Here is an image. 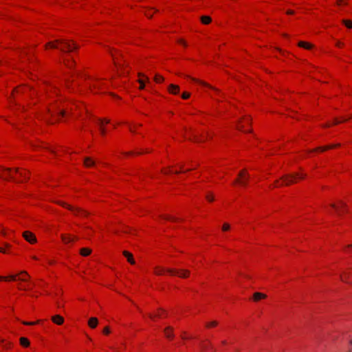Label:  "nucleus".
I'll return each instance as SVG.
<instances>
[{
	"label": "nucleus",
	"instance_id": "1",
	"mask_svg": "<svg viewBox=\"0 0 352 352\" xmlns=\"http://www.w3.org/2000/svg\"><path fill=\"white\" fill-rule=\"evenodd\" d=\"M46 47L60 50L63 52H71L73 49H78V46L76 43L71 44L66 39H56L54 41L49 42Z\"/></svg>",
	"mask_w": 352,
	"mask_h": 352
},
{
	"label": "nucleus",
	"instance_id": "2",
	"mask_svg": "<svg viewBox=\"0 0 352 352\" xmlns=\"http://www.w3.org/2000/svg\"><path fill=\"white\" fill-rule=\"evenodd\" d=\"M305 177V175L299 174V173L285 175L281 177V179L283 180V183L279 184L278 181H276L275 186L277 187L279 186H282L283 184L288 186V185H290L291 184L294 183L296 178L303 179Z\"/></svg>",
	"mask_w": 352,
	"mask_h": 352
},
{
	"label": "nucleus",
	"instance_id": "3",
	"mask_svg": "<svg viewBox=\"0 0 352 352\" xmlns=\"http://www.w3.org/2000/svg\"><path fill=\"white\" fill-rule=\"evenodd\" d=\"M164 272H167L170 275H177L178 276H179L181 278H186L190 274V272L187 270H176L174 269L165 270V269L160 268V267H158L155 270V274L157 275H161Z\"/></svg>",
	"mask_w": 352,
	"mask_h": 352
},
{
	"label": "nucleus",
	"instance_id": "4",
	"mask_svg": "<svg viewBox=\"0 0 352 352\" xmlns=\"http://www.w3.org/2000/svg\"><path fill=\"white\" fill-rule=\"evenodd\" d=\"M61 206H63V207H65L67 208V209H69V210H72L74 212L75 214H81L82 215H87L89 213L86 211H84V210H82L80 208H74L70 205H68L66 203H63V202H60L59 203Z\"/></svg>",
	"mask_w": 352,
	"mask_h": 352
},
{
	"label": "nucleus",
	"instance_id": "5",
	"mask_svg": "<svg viewBox=\"0 0 352 352\" xmlns=\"http://www.w3.org/2000/svg\"><path fill=\"white\" fill-rule=\"evenodd\" d=\"M239 177L241 178V180H239V179H237L235 180L234 183H240L243 186L247 185V181L248 180L250 176L246 173L245 170H241L239 174Z\"/></svg>",
	"mask_w": 352,
	"mask_h": 352
},
{
	"label": "nucleus",
	"instance_id": "6",
	"mask_svg": "<svg viewBox=\"0 0 352 352\" xmlns=\"http://www.w3.org/2000/svg\"><path fill=\"white\" fill-rule=\"evenodd\" d=\"M0 177L4 179L10 178L12 180L15 181L12 175V170L10 168H0Z\"/></svg>",
	"mask_w": 352,
	"mask_h": 352
},
{
	"label": "nucleus",
	"instance_id": "7",
	"mask_svg": "<svg viewBox=\"0 0 352 352\" xmlns=\"http://www.w3.org/2000/svg\"><path fill=\"white\" fill-rule=\"evenodd\" d=\"M23 236L27 241H28L30 243H34L36 242L35 235L30 231H25L23 233Z\"/></svg>",
	"mask_w": 352,
	"mask_h": 352
},
{
	"label": "nucleus",
	"instance_id": "8",
	"mask_svg": "<svg viewBox=\"0 0 352 352\" xmlns=\"http://www.w3.org/2000/svg\"><path fill=\"white\" fill-rule=\"evenodd\" d=\"M96 122L99 126V130H100L101 135H104L106 133V130H105L104 127L103 126V124L104 123L108 124V123H109L110 120L108 119H98V120H96Z\"/></svg>",
	"mask_w": 352,
	"mask_h": 352
},
{
	"label": "nucleus",
	"instance_id": "9",
	"mask_svg": "<svg viewBox=\"0 0 352 352\" xmlns=\"http://www.w3.org/2000/svg\"><path fill=\"white\" fill-rule=\"evenodd\" d=\"M339 203L341 208L336 206V205L334 204H331V206L336 209V212L339 215H341L342 212H346V205L344 202L342 201H340Z\"/></svg>",
	"mask_w": 352,
	"mask_h": 352
},
{
	"label": "nucleus",
	"instance_id": "10",
	"mask_svg": "<svg viewBox=\"0 0 352 352\" xmlns=\"http://www.w3.org/2000/svg\"><path fill=\"white\" fill-rule=\"evenodd\" d=\"M52 320L58 325L62 324L64 322V318L60 315L53 316L52 318Z\"/></svg>",
	"mask_w": 352,
	"mask_h": 352
},
{
	"label": "nucleus",
	"instance_id": "11",
	"mask_svg": "<svg viewBox=\"0 0 352 352\" xmlns=\"http://www.w3.org/2000/svg\"><path fill=\"white\" fill-rule=\"evenodd\" d=\"M168 91L173 94H177L179 91V87L173 84H170L168 87Z\"/></svg>",
	"mask_w": 352,
	"mask_h": 352
},
{
	"label": "nucleus",
	"instance_id": "12",
	"mask_svg": "<svg viewBox=\"0 0 352 352\" xmlns=\"http://www.w3.org/2000/svg\"><path fill=\"white\" fill-rule=\"evenodd\" d=\"M98 320L95 317H92L91 318L89 321H88V324L89 326L92 328V329H94L97 327L98 325Z\"/></svg>",
	"mask_w": 352,
	"mask_h": 352
},
{
	"label": "nucleus",
	"instance_id": "13",
	"mask_svg": "<svg viewBox=\"0 0 352 352\" xmlns=\"http://www.w3.org/2000/svg\"><path fill=\"white\" fill-rule=\"evenodd\" d=\"M123 255L127 258V261L132 265L135 264V260L133 259V255L131 253L127 252V251H124L123 252Z\"/></svg>",
	"mask_w": 352,
	"mask_h": 352
},
{
	"label": "nucleus",
	"instance_id": "14",
	"mask_svg": "<svg viewBox=\"0 0 352 352\" xmlns=\"http://www.w3.org/2000/svg\"><path fill=\"white\" fill-rule=\"evenodd\" d=\"M340 146V144H331V145L326 146L318 147V148H316V150L317 151H327L328 149L336 148V147H338Z\"/></svg>",
	"mask_w": 352,
	"mask_h": 352
},
{
	"label": "nucleus",
	"instance_id": "15",
	"mask_svg": "<svg viewBox=\"0 0 352 352\" xmlns=\"http://www.w3.org/2000/svg\"><path fill=\"white\" fill-rule=\"evenodd\" d=\"M267 297V296L263 293L255 292L253 295V299L255 301H258L261 299H264Z\"/></svg>",
	"mask_w": 352,
	"mask_h": 352
},
{
	"label": "nucleus",
	"instance_id": "16",
	"mask_svg": "<svg viewBox=\"0 0 352 352\" xmlns=\"http://www.w3.org/2000/svg\"><path fill=\"white\" fill-rule=\"evenodd\" d=\"M164 333L168 338H172L174 336L173 333V328L171 327H166L164 329Z\"/></svg>",
	"mask_w": 352,
	"mask_h": 352
},
{
	"label": "nucleus",
	"instance_id": "17",
	"mask_svg": "<svg viewBox=\"0 0 352 352\" xmlns=\"http://www.w3.org/2000/svg\"><path fill=\"white\" fill-rule=\"evenodd\" d=\"M91 250L89 248H82L80 250V254L83 256H87L91 254Z\"/></svg>",
	"mask_w": 352,
	"mask_h": 352
},
{
	"label": "nucleus",
	"instance_id": "18",
	"mask_svg": "<svg viewBox=\"0 0 352 352\" xmlns=\"http://www.w3.org/2000/svg\"><path fill=\"white\" fill-rule=\"evenodd\" d=\"M19 341L20 344L24 347H28L30 345V341L25 337L20 338Z\"/></svg>",
	"mask_w": 352,
	"mask_h": 352
},
{
	"label": "nucleus",
	"instance_id": "19",
	"mask_svg": "<svg viewBox=\"0 0 352 352\" xmlns=\"http://www.w3.org/2000/svg\"><path fill=\"white\" fill-rule=\"evenodd\" d=\"M298 46L300 47H304L307 50L311 49L313 47V45L311 44L304 42V41H300L298 43Z\"/></svg>",
	"mask_w": 352,
	"mask_h": 352
},
{
	"label": "nucleus",
	"instance_id": "20",
	"mask_svg": "<svg viewBox=\"0 0 352 352\" xmlns=\"http://www.w3.org/2000/svg\"><path fill=\"white\" fill-rule=\"evenodd\" d=\"M84 164L87 167L92 166L95 164V162L90 157H85L84 160Z\"/></svg>",
	"mask_w": 352,
	"mask_h": 352
},
{
	"label": "nucleus",
	"instance_id": "21",
	"mask_svg": "<svg viewBox=\"0 0 352 352\" xmlns=\"http://www.w3.org/2000/svg\"><path fill=\"white\" fill-rule=\"evenodd\" d=\"M202 352H207L208 349H211L213 351L212 346L210 343L202 344L201 345Z\"/></svg>",
	"mask_w": 352,
	"mask_h": 352
},
{
	"label": "nucleus",
	"instance_id": "22",
	"mask_svg": "<svg viewBox=\"0 0 352 352\" xmlns=\"http://www.w3.org/2000/svg\"><path fill=\"white\" fill-rule=\"evenodd\" d=\"M20 274L22 275V277L19 278V280H21V281H27L28 280V278L29 277V275L26 272L22 271V272H21Z\"/></svg>",
	"mask_w": 352,
	"mask_h": 352
},
{
	"label": "nucleus",
	"instance_id": "23",
	"mask_svg": "<svg viewBox=\"0 0 352 352\" xmlns=\"http://www.w3.org/2000/svg\"><path fill=\"white\" fill-rule=\"evenodd\" d=\"M349 276H350V274L349 273L344 272L342 274H341L340 279L343 282L350 283L349 282L347 281V278L349 277Z\"/></svg>",
	"mask_w": 352,
	"mask_h": 352
},
{
	"label": "nucleus",
	"instance_id": "24",
	"mask_svg": "<svg viewBox=\"0 0 352 352\" xmlns=\"http://www.w3.org/2000/svg\"><path fill=\"white\" fill-rule=\"evenodd\" d=\"M201 20L204 24H208L211 21V18L208 16H201Z\"/></svg>",
	"mask_w": 352,
	"mask_h": 352
},
{
	"label": "nucleus",
	"instance_id": "25",
	"mask_svg": "<svg viewBox=\"0 0 352 352\" xmlns=\"http://www.w3.org/2000/svg\"><path fill=\"white\" fill-rule=\"evenodd\" d=\"M61 239L65 243H69L73 241V239H72L69 236H65L64 234L61 235Z\"/></svg>",
	"mask_w": 352,
	"mask_h": 352
},
{
	"label": "nucleus",
	"instance_id": "26",
	"mask_svg": "<svg viewBox=\"0 0 352 352\" xmlns=\"http://www.w3.org/2000/svg\"><path fill=\"white\" fill-rule=\"evenodd\" d=\"M28 90H30V88L24 87L16 89L15 91L16 93H25Z\"/></svg>",
	"mask_w": 352,
	"mask_h": 352
},
{
	"label": "nucleus",
	"instance_id": "27",
	"mask_svg": "<svg viewBox=\"0 0 352 352\" xmlns=\"http://www.w3.org/2000/svg\"><path fill=\"white\" fill-rule=\"evenodd\" d=\"M191 79H192L193 81H195V82H199V83H200V84H201V85H204V86L208 87L211 88V89H214V90H215V91H218V90H217V89H216L215 88H213L212 87L210 86L208 84H207V83H206V82H204L199 81V80H197V79H195V78H191Z\"/></svg>",
	"mask_w": 352,
	"mask_h": 352
},
{
	"label": "nucleus",
	"instance_id": "28",
	"mask_svg": "<svg viewBox=\"0 0 352 352\" xmlns=\"http://www.w3.org/2000/svg\"><path fill=\"white\" fill-rule=\"evenodd\" d=\"M17 276H18V275H10L8 277H1L0 276V280L3 279V280H16Z\"/></svg>",
	"mask_w": 352,
	"mask_h": 352
},
{
	"label": "nucleus",
	"instance_id": "29",
	"mask_svg": "<svg viewBox=\"0 0 352 352\" xmlns=\"http://www.w3.org/2000/svg\"><path fill=\"white\" fill-rule=\"evenodd\" d=\"M15 173L19 174L20 177H23L25 179H28L26 174L22 171H21L19 168L15 169Z\"/></svg>",
	"mask_w": 352,
	"mask_h": 352
},
{
	"label": "nucleus",
	"instance_id": "30",
	"mask_svg": "<svg viewBox=\"0 0 352 352\" xmlns=\"http://www.w3.org/2000/svg\"><path fill=\"white\" fill-rule=\"evenodd\" d=\"M154 80L156 82L160 83L164 80V78L159 74H155V76L154 77Z\"/></svg>",
	"mask_w": 352,
	"mask_h": 352
},
{
	"label": "nucleus",
	"instance_id": "31",
	"mask_svg": "<svg viewBox=\"0 0 352 352\" xmlns=\"http://www.w3.org/2000/svg\"><path fill=\"white\" fill-rule=\"evenodd\" d=\"M344 24L348 28H352V21L349 20H344L343 21Z\"/></svg>",
	"mask_w": 352,
	"mask_h": 352
},
{
	"label": "nucleus",
	"instance_id": "32",
	"mask_svg": "<svg viewBox=\"0 0 352 352\" xmlns=\"http://www.w3.org/2000/svg\"><path fill=\"white\" fill-rule=\"evenodd\" d=\"M230 229V224H228V223H223V226H222V230L223 232H226V231H228Z\"/></svg>",
	"mask_w": 352,
	"mask_h": 352
},
{
	"label": "nucleus",
	"instance_id": "33",
	"mask_svg": "<svg viewBox=\"0 0 352 352\" xmlns=\"http://www.w3.org/2000/svg\"><path fill=\"white\" fill-rule=\"evenodd\" d=\"M162 218L166 219V220H170L173 221H177L176 218L168 216V215H163V216H162Z\"/></svg>",
	"mask_w": 352,
	"mask_h": 352
},
{
	"label": "nucleus",
	"instance_id": "34",
	"mask_svg": "<svg viewBox=\"0 0 352 352\" xmlns=\"http://www.w3.org/2000/svg\"><path fill=\"white\" fill-rule=\"evenodd\" d=\"M138 82L140 83V89H143L144 88V81L142 79H139Z\"/></svg>",
	"mask_w": 352,
	"mask_h": 352
},
{
	"label": "nucleus",
	"instance_id": "35",
	"mask_svg": "<svg viewBox=\"0 0 352 352\" xmlns=\"http://www.w3.org/2000/svg\"><path fill=\"white\" fill-rule=\"evenodd\" d=\"M38 322H39V320H37L36 322H25V321H23V324H25V325H33V324H37Z\"/></svg>",
	"mask_w": 352,
	"mask_h": 352
},
{
	"label": "nucleus",
	"instance_id": "36",
	"mask_svg": "<svg viewBox=\"0 0 352 352\" xmlns=\"http://www.w3.org/2000/svg\"><path fill=\"white\" fill-rule=\"evenodd\" d=\"M217 325V321H212L208 324H207V327H215Z\"/></svg>",
	"mask_w": 352,
	"mask_h": 352
},
{
	"label": "nucleus",
	"instance_id": "37",
	"mask_svg": "<svg viewBox=\"0 0 352 352\" xmlns=\"http://www.w3.org/2000/svg\"><path fill=\"white\" fill-rule=\"evenodd\" d=\"M190 94H189V93H188V92H184V93H183V94H182V98H184V99H188V98L190 97Z\"/></svg>",
	"mask_w": 352,
	"mask_h": 352
},
{
	"label": "nucleus",
	"instance_id": "38",
	"mask_svg": "<svg viewBox=\"0 0 352 352\" xmlns=\"http://www.w3.org/2000/svg\"><path fill=\"white\" fill-rule=\"evenodd\" d=\"M1 343H2L3 344V347L5 348V349H8L10 345L11 344L10 343H8V344H4L3 342H4V340H0Z\"/></svg>",
	"mask_w": 352,
	"mask_h": 352
},
{
	"label": "nucleus",
	"instance_id": "39",
	"mask_svg": "<svg viewBox=\"0 0 352 352\" xmlns=\"http://www.w3.org/2000/svg\"><path fill=\"white\" fill-rule=\"evenodd\" d=\"M56 113L58 116H64L65 115V111L64 110H58Z\"/></svg>",
	"mask_w": 352,
	"mask_h": 352
},
{
	"label": "nucleus",
	"instance_id": "40",
	"mask_svg": "<svg viewBox=\"0 0 352 352\" xmlns=\"http://www.w3.org/2000/svg\"><path fill=\"white\" fill-rule=\"evenodd\" d=\"M206 197L207 200L209 201H214V197L212 195H207Z\"/></svg>",
	"mask_w": 352,
	"mask_h": 352
},
{
	"label": "nucleus",
	"instance_id": "41",
	"mask_svg": "<svg viewBox=\"0 0 352 352\" xmlns=\"http://www.w3.org/2000/svg\"><path fill=\"white\" fill-rule=\"evenodd\" d=\"M103 333L107 335L109 334L110 333L109 328L108 327H104L103 329Z\"/></svg>",
	"mask_w": 352,
	"mask_h": 352
},
{
	"label": "nucleus",
	"instance_id": "42",
	"mask_svg": "<svg viewBox=\"0 0 352 352\" xmlns=\"http://www.w3.org/2000/svg\"><path fill=\"white\" fill-rule=\"evenodd\" d=\"M346 120V119H343L341 121H339L337 119H335L334 122H333V124H338L340 123L341 122H345Z\"/></svg>",
	"mask_w": 352,
	"mask_h": 352
},
{
	"label": "nucleus",
	"instance_id": "43",
	"mask_svg": "<svg viewBox=\"0 0 352 352\" xmlns=\"http://www.w3.org/2000/svg\"><path fill=\"white\" fill-rule=\"evenodd\" d=\"M192 140H193V141H195V142H199V138L196 135H195L193 136V139H192Z\"/></svg>",
	"mask_w": 352,
	"mask_h": 352
},
{
	"label": "nucleus",
	"instance_id": "44",
	"mask_svg": "<svg viewBox=\"0 0 352 352\" xmlns=\"http://www.w3.org/2000/svg\"><path fill=\"white\" fill-rule=\"evenodd\" d=\"M178 43H181L182 45H184L185 46L186 45V42L184 40H182V39L178 40Z\"/></svg>",
	"mask_w": 352,
	"mask_h": 352
},
{
	"label": "nucleus",
	"instance_id": "45",
	"mask_svg": "<svg viewBox=\"0 0 352 352\" xmlns=\"http://www.w3.org/2000/svg\"><path fill=\"white\" fill-rule=\"evenodd\" d=\"M115 65L118 67H124V65H122L121 64H119V63H116V61H115Z\"/></svg>",
	"mask_w": 352,
	"mask_h": 352
},
{
	"label": "nucleus",
	"instance_id": "46",
	"mask_svg": "<svg viewBox=\"0 0 352 352\" xmlns=\"http://www.w3.org/2000/svg\"><path fill=\"white\" fill-rule=\"evenodd\" d=\"M64 63L67 67H71L69 63H67L66 60H64Z\"/></svg>",
	"mask_w": 352,
	"mask_h": 352
},
{
	"label": "nucleus",
	"instance_id": "47",
	"mask_svg": "<svg viewBox=\"0 0 352 352\" xmlns=\"http://www.w3.org/2000/svg\"><path fill=\"white\" fill-rule=\"evenodd\" d=\"M148 316L152 320H153L155 318V316H153V314H149Z\"/></svg>",
	"mask_w": 352,
	"mask_h": 352
},
{
	"label": "nucleus",
	"instance_id": "48",
	"mask_svg": "<svg viewBox=\"0 0 352 352\" xmlns=\"http://www.w3.org/2000/svg\"><path fill=\"white\" fill-rule=\"evenodd\" d=\"M0 252L6 253V251H5V250L3 248H0Z\"/></svg>",
	"mask_w": 352,
	"mask_h": 352
},
{
	"label": "nucleus",
	"instance_id": "49",
	"mask_svg": "<svg viewBox=\"0 0 352 352\" xmlns=\"http://www.w3.org/2000/svg\"><path fill=\"white\" fill-rule=\"evenodd\" d=\"M19 288L21 289H23V290H28V289H30L29 288H26V287L23 288L22 287H19Z\"/></svg>",
	"mask_w": 352,
	"mask_h": 352
},
{
	"label": "nucleus",
	"instance_id": "50",
	"mask_svg": "<svg viewBox=\"0 0 352 352\" xmlns=\"http://www.w3.org/2000/svg\"><path fill=\"white\" fill-rule=\"evenodd\" d=\"M1 233L3 234V235H6V232L5 230L3 229L1 230Z\"/></svg>",
	"mask_w": 352,
	"mask_h": 352
},
{
	"label": "nucleus",
	"instance_id": "51",
	"mask_svg": "<svg viewBox=\"0 0 352 352\" xmlns=\"http://www.w3.org/2000/svg\"><path fill=\"white\" fill-rule=\"evenodd\" d=\"M243 127V126H241V125H238V126H237L239 130H242Z\"/></svg>",
	"mask_w": 352,
	"mask_h": 352
},
{
	"label": "nucleus",
	"instance_id": "52",
	"mask_svg": "<svg viewBox=\"0 0 352 352\" xmlns=\"http://www.w3.org/2000/svg\"><path fill=\"white\" fill-rule=\"evenodd\" d=\"M46 149L49 150L50 151H51L52 153H54V151L53 150H52L49 147H46Z\"/></svg>",
	"mask_w": 352,
	"mask_h": 352
},
{
	"label": "nucleus",
	"instance_id": "53",
	"mask_svg": "<svg viewBox=\"0 0 352 352\" xmlns=\"http://www.w3.org/2000/svg\"><path fill=\"white\" fill-rule=\"evenodd\" d=\"M293 13H294V12H293L292 10H289V11L287 12V14H293Z\"/></svg>",
	"mask_w": 352,
	"mask_h": 352
},
{
	"label": "nucleus",
	"instance_id": "54",
	"mask_svg": "<svg viewBox=\"0 0 352 352\" xmlns=\"http://www.w3.org/2000/svg\"><path fill=\"white\" fill-rule=\"evenodd\" d=\"M124 154L126 155H129L133 154V153L132 152H129V153H124Z\"/></svg>",
	"mask_w": 352,
	"mask_h": 352
},
{
	"label": "nucleus",
	"instance_id": "55",
	"mask_svg": "<svg viewBox=\"0 0 352 352\" xmlns=\"http://www.w3.org/2000/svg\"><path fill=\"white\" fill-rule=\"evenodd\" d=\"M245 121L246 122L249 123L250 122V119L249 118H246V119H245Z\"/></svg>",
	"mask_w": 352,
	"mask_h": 352
},
{
	"label": "nucleus",
	"instance_id": "56",
	"mask_svg": "<svg viewBox=\"0 0 352 352\" xmlns=\"http://www.w3.org/2000/svg\"><path fill=\"white\" fill-rule=\"evenodd\" d=\"M5 246H6V248H9L10 245L8 243H5Z\"/></svg>",
	"mask_w": 352,
	"mask_h": 352
},
{
	"label": "nucleus",
	"instance_id": "57",
	"mask_svg": "<svg viewBox=\"0 0 352 352\" xmlns=\"http://www.w3.org/2000/svg\"><path fill=\"white\" fill-rule=\"evenodd\" d=\"M329 126H330V124H327L324 125L323 126H324V127H329Z\"/></svg>",
	"mask_w": 352,
	"mask_h": 352
},
{
	"label": "nucleus",
	"instance_id": "58",
	"mask_svg": "<svg viewBox=\"0 0 352 352\" xmlns=\"http://www.w3.org/2000/svg\"><path fill=\"white\" fill-rule=\"evenodd\" d=\"M342 44L340 42L337 43V46H340Z\"/></svg>",
	"mask_w": 352,
	"mask_h": 352
},
{
	"label": "nucleus",
	"instance_id": "59",
	"mask_svg": "<svg viewBox=\"0 0 352 352\" xmlns=\"http://www.w3.org/2000/svg\"><path fill=\"white\" fill-rule=\"evenodd\" d=\"M170 173V171H164V174H168V173Z\"/></svg>",
	"mask_w": 352,
	"mask_h": 352
},
{
	"label": "nucleus",
	"instance_id": "60",
	"mask_svg": "<svg viewBox=\"0 0 352 352\" xmlns=\"http://www.w3.org/2000/svg\"><path fill=\"white\" fill-rule=\"evenodd\" d=\"M146 15L148 16V17H151L152 14H146Z\"/></svg>",
	"mask_w": 352,
	"mask_h": 352
},
{
	"label": "nucleus",
	"instance_id": "61",
	"mask_svg": "<svg viewBox=\"0 0 352 352\" xmlns=\"http://www.w3.org/2000/svg\"><path fill=\"white\" fill-rule=\"evenodd\" d=\"M349 344H350V345H351V346H352V340H351L349 341Z\"/></svg>",
	"mask_w": 352,
	"mask_h": 352
},
{
	"label": "nucleus",
	"instance_id": "62",
	"mask_svg": "<svg viewBox=\"0 0 352 352\" xmlns=\"http://www.w3.org/2000/svg\"><path fill=\"white\" fill-rule=\"evenodd\" d=\"M93 87H94V88H96L98 87V85H94Z\"/></svg>",
	"mask_w": 352,
	"mask_h": 352
},
{
	"label": "nucleus",
	"instance_id": "63",
	"mask_svg": "<svg viewBox=\"0 0 352 352\" xmlns=\"http://www.w3.org/2000/svg\"><path fill=\"white\" fill-rule=\"evenodd\" d=\"M349 352H352V349H349Z\"/></svg>",
	"mask_w": 352,
	"mask_h": 352
},
{
	"label": "nucleus",
	"instance_id": "64",
	"mask_svg": "<svg viewBox=\"0 0 352 352\" xmlns=\"http://www.w3.org/2000/svg\"><path fill=\"white\" fill-rule=\"evenodd\" d=\"M352 245H348V248H351Z\"/></svg>",
	"mask_w": 352,
	"mask_h": 352
}]
</instances>
